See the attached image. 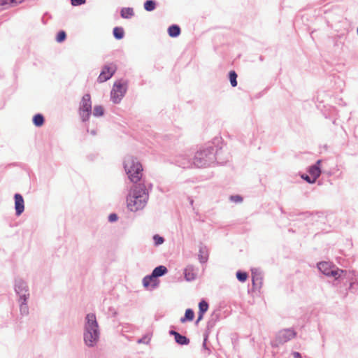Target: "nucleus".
I'll return each instance as SVG.
<instances>
[{
  "label": "nucleus",
  "mask_w": 358,
  "mask_h": 358,
  "mask_svg": "<svg viewBox=\"0 0 358 358\" xmlns=\"http://www.w3.org/2000/svg\"><path fill=\"white\" fill-rule=\"evenodd\" d=\"M134 14V10L131 8H123L121 10V16L123 18H130Z\"/></svg>",
  "instance_id": "20"
},
{
  "label": "nucleus",
  "mask_w": 358,
  "mask_h": 358,
  "mask_svg": "<svg viewBox=\"0 0 358 358\" xmlns=\"http://www.w3.org/2000/svg\"><path fill=\"white\" fill-rule=\"evenodd\" d=\"M168 34L171 37H177L180 34V28L178 25H171L168 29Z\"/></svg>",
  "instance_id": "18"
},
{
  "label": "nucleus",
  "mask_w": 358,
  "mask_h": 358,
  "mask_svg": "<svg viewBox=\"0 0 358 358\" xmlns=\"http://www.w3.org/2000/svg\"><path fill=\"white\" fill-rule=\"evenodd\" d=\"M175 341L179 345H188L189 343V340L187 337L180 334L176 335Z\"/></svg>",
  "instance_id": "21"
},
{
  "label": "nucleus",
  "mask_w": 358,
  "mask_h": 358,
  "mask_svg": "<svg viewBox=\"0 0 358 358\" xmlns=\"http://www.w3.org/2000/svg\"><path fill=\"white\" fill-rule=\"evenodd\" d=\"M0 6L3 7V8H10L9 1L8 0H0Z\"/></svg>",
  "instance_id": "33"
},
{
  "label": "nucleus",
  "mask_w": 358,
  "mask_h": 358,
  "mask_svg": "<svg viewBox=\"0 0 358 358\" xmlns=\"http://www.w3.org/2000/svg\"><path fill=\"white\" fill-rule=\"evenodd\" d=\"M292 355L294 358H302L301 354L298 352H294Z\"/></svg>",
  "instance_id": "40"
},
{
  "label": "nucleus",
  "mask_w": 358,
  "mask_h": 358,
  "mask_svg": "<svg viewBox=\"0 0 358 358\" xmlns=\"http://www.w3.org/2000/svg\"><path fill=\"white\" fill-rule=\"evenodd\" d=\"M66 32L64 31H60L57 34V36L56 37V41L58 43H62L66 39Z\"/></svg>",
  "instance_id": "29"
},
{
  "label": "nucleus",
  "mask_w": 358,
  "mask_h": 358,
  "mask_svg": "<svg viewBox=\"0 0 358 358\" xmlns=\"http://www.w3.org/2000/svg\"><path fill=\"white\" fill-rule=\"evenodd\" d=\"M319 271L328 278L334 280H343L350 278V272L340 269L335 264L329 262H321L317 264Z\"/></svg>",
  "instance_id": "3"
},
{
  "label": "nucleus",
  "mask_w": 358,
  "mask_h": 358,
  "mask_svg": "<svg viewBox=\"0 0 358 358\" xmlns=\"http://www.w3.org/2000/svg\"><path fill=\"white\" fill-rule=\"evenodd\" d=\"M151 340L150 335H145L143 338L138 340V343L148 344Z\"/></svg>",
  "instance_id": "30"
},
{
  "label": "nucleus",
  "mask_w": 358,
  "mask_h": 358,
  "mask_svg": "<svg viewBox=\"0 0 358 358\" xmlns=\"http://www.w3.org/2000/svg\"><path fill=\"white\" fill-rule=\"evenodd\" d=\"M116 66L114 64L105 66L103 68L99 76L98 77V81L99 83H103L108 80L113 76V74L116 71Z\"/></svg>",
  "instance_id": "9"
},
{
  "label": "nucleus",
  "mask_w": 358,
  "mask_h": 358,
  "mask_svg": "<svg viewBox=\"0 0 358 358\" xmlns=\"http://www.w3.org/2000/svg\"><path fill=\"white\" fill-rule=\"evenodd\" d=\"M215 160V149L210 146L201 149L196 153L194 164L196 166L201 168L210 165Z\"/></svg>",
  "instance_id": "5"
},
{
  "label": "nucleus",
  "mask_w": 358,
  "mask_h": 358,
  "mask_svg": "<svg viewBox=\"0 0 358 358\" xmlns=\"http://www.w3.org/2000/svg\"><path fill=\"white\" fill-rule=\"evenodd\" d=\"M113 35L116 39H122L124 37V31L123 28L116 27L113 29Z\"/></svg>",
  "instance_id": "22"
},
{
  "label": "nucleus",
  "mask_w": 358,
  "mask_h": 358,
  "mask_svg": "<svg viewBox=\"0 0 358 358\" xmlns=\"http://www.w3.org/2000/svg\"><path fill=\"white\" fill-rule=\"evenodd\" d=\"M156 3L153 0H148L144 3V8L147 11H152L155 9Z\"/></svg>",
  "instance_id": "24"
},
{
  "label": "nucleus",
  "mask_w": 358,
  "mask_h": 358,
  "mask_svg": "<svg viewBox=\"0 0 358 358\" xmlns=\"http://www.w3.org/2000/svg\"><path fill=\"white\" fill-rule=\"evenodd\" d=\"M252 282H253V283H255V271H254V270H253V269L252 270Z\"/></svg>",
  "instance_id": "42"
},
{
  "label": "nucleus",
  "mask_w": 358,
  "mask_h": 358,
  "mask_svg": "<svg viewBox=\"0 0 358 358\" xmlns=\"http://www.w3.org/2000/svg\"><path fill=\"white\" fill-rule=\"evenodd\" d=\"M108 220L111 222L117 221V215L115 213L110 214V215L108 216Z\"/></svg>",
  "instance_id": "35"
},
{
  "label": "nucleus",
  "mask_w": 358,
  "mask_h": 358,
  "mask_svg": "<svg viewBox=\"0 0 358 358\" xmlns=\"http://www.w3.org/2000/svg\"><path fill=\"white\" fill-rule=\"evenodd\" d=\"M302 178L306 180L308 183L313 184L315 182V180L311 177V176L303 175Z\"/></svg>",
  "instance_id": "31"
},
{
  "label": "nucleus",
  "mask_w": 358,
  "mask_h": 358,
  "mask_svg": "<svg viewBox=\"0 0 358 358\" xmlns=\"http://www.w3.org/2000/svg\"><path fill=\"white\" fill-rule=\"evenodd\" d=\"M169 333H170V334H171V335L174 336V337H176V335L179 334V333H178V332H176V331H173V330L170 331V332H169Z\"/></svg>",
  "instance_id": "41"
},
{
  "label": "nucleus",
  "mask_w": 358,
  "mask_h": 358,
  "mask_svg": "<svg viewBox=\"0 0 358 358\" xmlns=\"http://www.w3.org/2000/svg\"><path fill=\"white\" fill-rule=\"evenodd\" d=\"M194 317V313L192 309H187L185 313V316L180 319L182 323L186 321H192Z\"/></svg>",
  "instance_id": "19"
},
{
  "label": "nucleus",
  "mask_w": 358,
  "mask_h": 358,
  "mask_svg": "<svg viewBox=\"0 0 358 358\" xmlns=\"http://www.w3.org/2000/svg\"><path fill=\"white\" fill-rule=\"evenodd\" d=\"M10 3V8L16 6L17 5L23 2L24 0H8Z\"/></svg>",
  "instance_id": "32"
},
{
  "label": "nucleus",
  "mask_w": 358,
  "mask_h": 358,
  "mask_svg": "<svg viewBox=\"0 0 358 358\" xmlns=\"http://www.w3.org/2000/svg\"><path fill=\"white\" fill-rule=\"evenodd\" d=\"M83 115L82 116V119L83 121H86L87 120L89 119L90 113H83Z\"/></svg>",
  "instance_id": "37"
},
{
  "label": "nucleus",
  "mask_w": 358,
  "mask_h": 358,
  "mask_svg": "<svg viewBox=\"0 0 358 358\" xmlns=\"http://www.w3.org/2000/svg\"><path fill=\"white\" fill-rule=\"evenodd\" d=\"M124 168L129 179L133 182H138L143 176V168L137 159L128 156L124 162Z\"/></svg>",
  "instance_id": "4"
},
{
  "label": "nucleus",
  "mask_w": 358,
  "mask_h": 358,
  "mask_svg": "<svg viewBox=\"0 0 358 358\" xmlns=\"http://www.w3.org/2000/svg\"><path fill=\"white\" fill-rule=\"evenodd\" d=\"M167 273V268L164 266H157L153 271L152 274L155 277L158 278L165 275Z\"/></svg>",
  "instance_id": "17"
},
{
  "label": "nucleus",
  "mask_w": 358,
  "mask_h": 358,
  "mask_svg": "<svg viewBox=\"0 0 358 358\" xmlns=\"http://www.w3.org/2000/svg\"><path fill=\"white\" fill-rule=\"evenodd\" d=\"M296 336V333L291 329H285L279 331L275 339L272 341L271 345L273 347H278L280 345H282L289 341L293 339Z\"/></svg>",
  "instance_id": "7"
},
{
  "label": "nucleus",
  "mask_w": 358,
  "mask_h": 358,
  "mask_svg": "<svg viewBox=\"0 0 358 358\" xmlns=\"http://www.w3.org/2000/svg\"><path fill=\"white\" fill-rule=\"evenodd\" d=\"M236 278L241 282H245L248 278V274L245 272L238 271L236 273Z\"/></svg>",
  "instance_id": "28"
},
{
  "label": "nucleus",
  "mask_w": 358,
  "mask_h": 358,
  "mask_svg": "<svg viewBox=\"0 0 358 358\" xmlns=\"http://www.w3.org/2000/svg\"><path fill=\"white\" fill-rule=\"evenodd\" d=\"M237 74L234 71H231L229 72V80L232 87H236L237 85Z\"/></svg>",
  "instance_id": "26"
},
{
  "label": "nucleus",
  "mask_w": 358,
  "mask_h": 358,
  "mask_svg": "<svg viewBox=\"0 0 358 358\" xmlns=\"http://www.w3.org/2000/svg\"><path fill=\"white\" fill-rule=\"evenodd\" d=\"M28 301H17L19 304V310L20 315L22 316H27L29 313V308L27 303Z\"/></svg>",
  "instance_id": "16"
},
{
  "label": "nucleus",
  "mask_w": 358,
  "mask_h": 358,
  "mask_svg": "<svg viewBox=\"0 0 358 358\" xmlns=\"http://www.w3.org/2000/svg\"><path fill=\"white\" fill-rule=\"evenodd\" d=\"M143 287L147 289H154L158 286L159 281L152 274L145 276L142 280Z\"/></svg>",
  "instance_id": "10"
},
{
  "label": "nucleus",
  "mask_w": 358,
  "mask_h": 358,
  "mask_svg": "<svg viewBox=\"0 0 358 358\" xmlns=\"http://www.w3.org/2000/svg\"><path fill=\"white\" fill-rule=\"evenodd\" d=\"M199 313L204 314L208 310V303L206 301L202 300L199 303Z\"/></svg>",
  "instance_id": "25"
},
{
  "label": "nucleus",
  "mask_w": 358,
  "mask_h": 358,
  "mask_svg": "<svg viewBox=\"0 0 358 358\" xmlns=\"http://www.w3.org/2000/svg\"><path fill=\"white\" fill-rule=\"evenodd\" d=\"M208 259V250L205 246H201L199 251V260L201 263H206Z\"/></svg>",
  "instance_id": "15"
},
{
  "label": "nucleus",
  "mask_w": 358,
  "mask_h": 358,
  "mask_svg": "<svg viewBox=\"0 0 358 358\" xmlns=\"http://www.w3.org/2000/svg\"><path fill=\"white\" fill-rule=\"evenodd\" d=\"M203 317V314L199 313V316H198V318H197V320L196 321V324H198L201 320H202Z\"/></svg>",
  "instance_id": "38"
},
{
  "label": "nucleus",
  "mask_w": 358,
  "mask_h": 358,
  "mask_svg": "<svg viewBox=\"0 0 358 358\" xmlns=\"http://www.w3.org/2000/svg\"><path fill=\"white\" fill-rule=\"evenodd\" d=\"M185 278L187 281H192L196 278V273L194 271V268L192 266H188L185 269Z\"/></svg>",
  "instance_id": "14"
},
{
  "label": "nucleus",
  "mask_w": 358,
  "mask_h": 358,
  "mask_svg": "<svg viewBox=\"0 0 358 358\" xmlns=\"http://www.w3.org/2000/svg\"><path fill=\"white\" fill-rule=\"evenodd\" d=\"M94 110L96 113L103 112V108L101 106H95Z\"/></svg>",
  "instance_id": "39"
},
{
  "label": "nucleus",
  "mask_w": 358,
  "mask_h": 358,
  "mask_svg": "<svg viewBox=\"0 0 358 358\" xmlns=\"http://www.w3.org/2000/svg\"><path fill=\"white\" fill-rule=\"evenodd\" d=\"M153 240H154L155 245L156 246L160 245L163 244L164 242V238L160 236L158 234H155L153 236Z\"/></svg>",
  "instance_id": "27"
},
{
  "label": "nucleus",
  "mask_w": 358,
  "mask_h": 358,
  "mask_svg": "<svg viewBox=\"0 0 358 358\" xmlns=\"http://www.w3.org/2000/svg\"><path fill=\"white\" fill-rule=\"evenodd\" d=\"M85 0H71V3L73 6H78L84 3Z\"/></svg>",
  "instance_id": "36"
},
{
  "label": "nucleus",
  "mask_w": 358,
  "mask_h": 358,
  "mask_svg": "<svg viewBox=\"0 0 358 358\" xmlns=\"http://www.w3.org/2000/svg\"><path fill=\"white\" fill-rule=\"evenodd\" d=\"M230 200L234 202H241L242 198L238 195H234L230 196Z\"/></svg>",
  "instance_id": "34"
},
{
  "label": "nucleus",
  "mask_w": 358,
  "mask_h": 358,
  "mask_svg": "<svg viewBox=\"0 0 358 358\" xmlns=\"http://www.w3.org/2000/svg\"><path fill=\"white\" fill-rule=\"evenodd\" d=\"M92 110V101L90 94H85L80 104V110L81 112H91Z\"/></svg>",
  "instance_id": "12"
},
{
  "label": "nucleus",
  "mask_w": 358,
  "mask_h": 358,
  "mask_svg": "<svg viewBox=\"0 0 358 358\" xmlns=\"http://www.w3.org/2000/svg\"><path fill=\"white\" fill-rule=\"evenodd\" d=\"M357 34H358V27H357Z\"/></svg>",
  "instance_id": "45"
},
{
  "label": "nucleus",
  "mask_w": 358,
  "mask_h": 358,
  "mask_svg": "<svg viewBox=\"0 0 358 358\" xmlns=\"http://www.w3.org/2000/svg\"><path fill=\"white\" fill-rule=\"evenodd\" d=\"M92 114L96 117H100V116H101L103 115V113H92Z\"/></svg>",
  "instance_id": "43"
},
{
  "label": "nucleus",
  "mask_w": 358,
  "mask_h": 358,
  "mask_svg": "<svg viewBox=\"0 0 358 358\" xmlns=\"http://www.w3.org/2000/svg\"><path fill=\"white\" fill-rule=\"evenodd\" d=\"M15 214L20 216L24 210V201L22 196L20 194H15Z\"/></svg>",
  "instance_id": "11"
},
{
  "label": "nucleus",
  "mask_w": 358,
  "mask_h": 358,
  "mask_svg": "<svg viewBox=\"0 0 358 358\" xmlns=\"http://www.w3.org/2000/svg\"><path fill=\"white\" fill-rule=\"evenodd\" d=\"M149 199L148 191L145 185L134 186L127 196V208L133 213L142 210L146 206Z\"/></svg>",
  "instance_id": "1"
},
{
  "label": "nucleus",
  "mask_w": 358,
  "mask_h": 358,
  "mask_svg": "<svg viewBox=\"0 0 358 358\" xmlns=\"http://www.w3.org/2000/svg\"><path fill=\"white\" fill-rule=\"evenodd\" d=\"M14 290L17 295V301H28L30 297L29 289L27 283L22 279L15 280Z\"/></svg>",
  "instance_id": "6"
},
{
  "label": "nucleus",
  "mask_w": 358,
  "mask_h": 358,
  "mask_svg": "<svg viewBox=\"0 0 358 358\" xmlns=\"http://www.w3.org/2000/svg\"><path fill=\"white\" fill-rule=\"evenodd\" d=\"M321 162L322 161L320 159L317 160L316 164L311 166L308 170L309 174L315 181L321 174V170L320 167Z\"/></svg>",
  "instance_id": "13"
},
{
  "label": "nucleus",
  "mask_w": 358,
  "mask_h": 358,
  "mask_svg": "<svg viewBox=\"0 0 358 358\" xmlns=\"http://www.w3.org/2000/svg\"><path fill=\"white\" fill-rule=\"evenodd\" d=\"M350 280H351V282H350V287L351 288L352 287V285H353L354 282H353L352 279H350Z\"/></svg>",
  "instance_id": "44"
},
{
  "label": "nucleus",
  "mask_w": 358,
  "mask_h": 358,
  "mask_svg": "<svg viewBox=\"0 0 358 358\" xmlns=\"http://www.w3.org/2000/svg\"><path fill=\"white\" fill-rule=\"evenodd\" d=\"M33 122H34V125L36 127L42 126L44 122L43 116L39 113L34 115L33 117Z\"/></svg>",
  "instance_id": "23"
},
{
  "label": "nucleus",
  "mask_w": 358,
  "mask_h": 358,
  "mask_svg": "<svg viewBox=\"0 0 358 358\" xmlns=\"http://www.w3.org/2000/svg\"><path fill=\"white\" fill-rule=\"evenodd\" d=\"M127 89V83L118 80L113 85V89L110 93V97L113 102L117 103L120 101L122 97L124 96Z\"/></svg>",
  "instance_id": "8"
},
{
  "label": "nucleus",
  "mask_w": 358,
  "mask_h": 358,
  "mask_svg": "<svg viewBox=\"0 0 358 358\" xmlns=\"http://www.w3.org/2000/svg\"><path fill=\"white\" fill-rule=\"evenodd\" d=\"M100 328L94 313L86 314L83 322V341L87 347L95 346L99 341Z\"/></svg>",
  "instance_id": "2"
}]
</instances>
